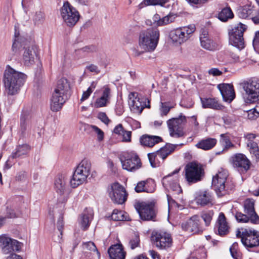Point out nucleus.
Instances as JSON below:
<instances>
[{
	"mask_svg": "<svg viewBox=\"0 0 259 259\" xmlns=\"http://www.w3.org/2000/svg\"><path fill=\"white\" fill-rule=\"evenodd\" d=\"M27 76L8 66L4 73V85L6 93L9 95L17 94L23 85Z\"/></svg>",
	"mask_w": 259,
	"mask_h": 259,
	"instance_id": "obj_1",
	"label": "nucleus"
},
{
	"mask_svg": "<svg viewBox=\"0 0 259 259\" xmlns=\"http://www.w3.org/2000/svg\"><path fill=\"white\" fill-rule=\"evenodd\" d=\"M159 38V31L157 29L149 28L142 31L139 35L138 47L142 51H136L139 56L144 52H151L156 49Z\"/></svg>",
	"mask_w": 259,
	"mask_h": 259,
	"instance_id": "obj_2",
	"label": "nucleus"
},
{
	"mask_svg": "<svg viewBox=\"0 0 259 259\" xmlns=\"http://www.w3.org/2000/svg\"><path fill=\"white\" fill-rule=\"evenodd\" d=\"M69 90L70 84L66 78L59 80L51 99V109L53 111L56 112L62 108L67 100Z\"/></svg>",
	"mask_w": 259,
	"mask_h": 259,
	"instance_id": "obj_3",
	"label": "nucleus"
},
{
	"mask_svg": "<svg viewBox=\"0 0 259 259\" xmlns=\"http://www.w3.org/2000/svg\"><path fill=\"white\" fill-rule=\"evenodd\" d=\"M91 164L87 160H82L76 167L70 180V185L72 188H76L87 180L91 173Z\"/></svg>",
	"mask_w": 259,
	"mask_h": 259,
	"instance_id": "obj_4",
	"label": "nucleus"
},
{
	"mask_svg": "<svg viewBox=\"0 0 259 259\" xmlns=\"http://www.w3.org/2000/svg\"><path fill=\"white\" fill-rule=\"evenodd\" d=\"M185 179L189 185L200 182L204 176L203 166L197 162L188 163L185 167Z\"/></svg>",
	"mask_w": 259,
	"mask_h": 259,
	"instance_id": "obj_5",
	"label": "nucleus"
},
{
	"mask_svg": "<svg viewBox=\"0 0 259 259\" xmlns=\"http://www.w3.org/2000/svg\"><path fill=\"white\" fill-rule=\"evenodd\" d=\"M245 93L243 99L245 103L251 104L259 101V80H249L241 83Z\"/></svg>",
	"mask_w": 259,
	"mask_h": 259,
	"instance_id": "obj_6",
	"label": "nucleus"
},
{
	"mask_svg": "<svg viewBox=\"0 0 259 259\" xmlns=\"http://www.w3.org/2000/svg\"><path fill=\"white\" fill-rule=\"evenodd\" d=\"M60 14L64 22L70 27L74 26L80 17L79 12L68 2L64 3L60 9Z\"/></svg>",
	"mask_w": 259,
	"mask_h": 259,
	"instance_id": "obj_7",
	"label": "nucleus"
},
{
	"mask_svg": "<svg viewBox=\"0 0 259 259\" xmlns=\"http://www.w3.org/2000/svg\"><path fill=\"white\" fill-rule=\"evenodd\" d=\"M236 236L241 238L242 244L247 248L259 246V232L254 230L244 229L242 232H236Z\"/></svg>",
	"mask_w": 259,
	"mask_h": 259,
	"instance_id": "obj_8",
	"label": "nucleus"
},
{
	"mask_svg": "<svg viewBox=\"0 0 259 259\" xmlns=\"http://www.w3.org/2000/svg\"><path fill=\"white\" fill-rule=\"evenodd\" d=\"M186 122V118L182 114L177 118H172L167 121L170 136L174 138H180L185 135L183 125Z\"/></svg>",
	"mask_w": 259,
	"mask_h": 259,
	"instance_id": "obj_9",
	"label": "nucleus"
},
{
	"mask_svg": "<svg viewBox=\"0 0 259 259\" xmlns=\"http://www.w3.org/2000/svg\"><path fill=\"white\" fill-rule=\"evenodd\" d=\"M246 29L245 25L241 23H238L229 32V43L239 50L243 49L244 47L243 35Z\"/></svg>",
	"mask_w": 259,
	"mask_h": 259,
	"instance_id": "obj_10",
	"label": "nucleus"
},
{
	"mask_svg": "<svg viewBox=\"0 0 259 259\" xmlns=\"http://www.w3.org/2000/svg\"><path fill=\"white\" fill-rule=\"evenodd\" d=\"M194 25H189L174 29L169 33V37L174 42L182 44L186 41L195 31Z\"/></svg>",
	"mask_w": 259,
	"mask_h": 259,
	"instance_id": "obj_11",
	"label": "nucleus"
},
{
	"mask_svg": "<svg viewBox=\"0 0 259 259\" xmlns=\"http://www.w3.org/2000/svg\"><path fill=\"white\" fill-rule=\"evenodd\" d=\"M122 168L128 171H135L141 167L142 163L138 155L134 152L125 153L120 157Z\"/></svg>",
	"mask_w": 259,
	"mask_h": 259,
	"instance_id": "obj_12",
	"label": "nucleus"
},
{
	"mask_svg": "<svg viewBox=\"0 0 259 259\" xmlns=\"http://www.w3.org/2000/svg\"><path fill=\"white\" fill-rule=\"evenodd\" d=\"M228 174L227 171L223 170L219 171L212 178V187L219 196H222L228 193L226 185Z\"/></svg>",
	"mask_w": 259,
	"mask_h": 259,
	"instance_id": "obj_13",
	"label": "nucleus"
},
{
	"mask_svg": "<svg viewBox=\"0 0 259 259\" xmlns=\"http://www.w3.org/2000/svg\"><path fill=\"white\" fill-rule=\"evenodd\" d=\"M67 179L65 175L59 174L57 176L54 183V188L56 193L60 196L59 199L62 202H65L69 195L67 186Z\"/></svg>",
	"mask_w": 259,
	"mask_h": 259,
	"instance_id": "obj_14",
	"label": "nucleus"
},
{
	"mask_svg": "<svg viewBox=\"0 0 259 259\" xmlns=\"http://www.w3.org/2000/svg\"><path fill=\"white\" fill-rule=\"evenodd\" d=\"M135 207L142 220L155 221L156 211L154 203L142 202L138 203Z\"/></svg>",
	"mask_w": 259,
	"mask_h": 259,
	"instance_id": "obj_15",
	"label": "nucleus"
},
{
	"mask_svg": "<svg viewBox=\"0 0 259 259\" xmlns=\"http://www.w3.org/2000/svg\"><path fill=\"white\" fill-rule=\"evenodd\" d=\"M152 242L158 248L166 249L172 245V238L165 232L153 231L151 236Z\"/></svg>",
	"mask_w": 259,
	"mask_h": 259,
	"instance_id": "obj_16",
	"label": "nucleus"
},
{
	"mask_svg": "<svg viewBox=\"0 0 259 259\" xmlns=\"http://www.w3.org/2000/svg\"><path fill=\"white\" fill-rule=\"evenodd\" d=\"M129 97L130 99H135L130 104L134 112L141 113L145 108L150 107V100L147 97L136 92L131 93Z\"/></svg>",
	"mask_w": 259,
	"mask_h": 259,
	"instance_id": "obj_17",
	"label": "nucleus"
},
{
	"mask_svg": "<svg viewBox=\"0 0 259 259\" xmlns=\"http://www.w3.org/2000/svg\"><path fill=\"white\" fill-rule=\"evenodd\" d=\"M21 247V243L16 240L6 236L0 237V248L3 253L7 254L14 251H18Z\"/></svg>",
	"mask_w": 259,
	"mask_h": 259,
	"instance_id": "obj_18",
	"label": "nucleus"
},
{
	"mask_svg": "<svg viewBox=\"0 0 259 259\" xmlns=\"http://www.w3.org/2000/svg\"><path fill=\"white\" fill-rule=\"evenodd\" d=\"M231 163L241 173L246 172L250 168L251 163L247 157L243 154L237 153L231 158Z\"/></svg>",
	"mask_w": 259,
	"mask_h": 259,
	"instance_id": "obj_19",
	"label": "nucleus"
},
{
	"mask_svg": "<svg viewBox=\"0 0 259 259\" xmlns=\"http://www.w3.org/2000/svg\"><path fill=\"white\" fill-rule=\"evenodd\" d=\"M127 195L125 189L119 183H115L111 186L109 196L114 203H123L126 200Z\"/></svg>",
	"mask_w": 259,
	"mask_h": 259,
	"instance_id": "obj_20",
	"label": "nucleus"
},
{
	"mask_svg": "<svg viewBox=\"0 0 259 259\" xmlns=\"http://www.w3.org/2000/svg\"><path fill=\"white\" fill-rule=\"evenodd\" d=\"M182 228L184 230L193 234L203 231V229L200 225V218L197 215L192 216L188 221L182 223Z\"/></svg>",
	"mask_w": 259,
	"mask_h": 259,
	"instance_id": "obj_21",
	"label": "nucleus"
},
{
	"mask_svg": "<svg viewBox=\"0 0 259 259\" xmlns=\"http://www.w3.org/2000/svg\"><path fill=\"white\" fill-rule=\"evenodd\" d=\"M218 88L225 101L230 103L235 98V93L232 85L227 83L219 84L218 85Z\"/></svg>",
	"mask_w": 259,
	"mask_h": 259,
	"instance_id": "obj_22",
	"label": "nucleus"
},
{
	"mask_svg": "<svg viewBox=\"0 0 259 259\" xmlns=\"http://www.w3.org/2000/svg\"><path fill=\"white\" fill-rule=\"evenodd\" d=\"M254 201L250 198L246 199L244 202V212L250 217V222L253 224L259 223V217L254 210Z\"/></svg>",
	"mask_w": 259,
	"mask_h": 259,
	"instance_id": "obj_23",
	"label": "nucleus"
},
{
	"mask_svg": "<svg viewBox=\"0 0 259 259\" xmlns=\"http://www.w3.org/2000/svg\"><path fill=\"white\" fill-rule=\"evenodd\" d=\"M111 96L110 89L108 86L104 87L102 96L96 99L94 103V107L101 108L107 106L110 103Z\"/></svg>",
	"mask_w": 259,
	"mask_h": 259,
	"instance_id": "obj_24",
	"label": "nucleus"
},
{
	"mask_svg": "<svg viewBox=\"0 0 259 259\" xmlns=\"http://www.w3.org/2000/svg\"><path fill=\"white\" fill-rule=\"evenodd\" d=\"M200 41L201 46L208 51H214L217 49V46L216 44L211 39L209 35L208 32L203 30L200 36Z\"/></svg>",
	"mask_w": 259,
	"mask_h": 259,
	"instance_id": "obj_25",
	"label": "nucleus"
},
{
	"mask_svg": "<svg viewBox=\"0 0 259 259\" xmlns=\"http://www.w3.org/2000/svg\"><path fill=\"white\" fill-rule=\"evenodd\" d=\"M30 150V146L27 144L18 145L9 157L8 161L27 155Z\"/></svg>",
	"mask_w": 259,
	"mask_h": 259,
	"instance_id": "obj_26",
	"label": "nucleus"
},
{
	"mask_svg": "<svg viewBox=\"0 0 259 259\" xmlns=\"http://www.w3.org/2000/svg\"><path fill=\"white\" fill-rule=\"evenodd\" d=\"M161 137L157 136H151L147 134L142 135L140 138L141 144L145 147H153L155 144L162 142Z\"/></svg>",
	"mask_w": 259,
	"mask_h": 259,
	"instance_id": "obj_27",
	"label": "nucleus"
},
{
	"mask_svg": "<svg viewBox=\"0 0 259 259\" xmlns=\"http://www.w3.org/2000/svg\"><path fill=\"white\" fill-rule=\"evenodd\" d=\"M36 56L34 46H31L25 48L22 58L24 65L28 66L32 65L34 63Z\"/></svg>",
	"mask_w": 259,
	"mask_h": 259,
	"instance_id": "obj_28",
	"label": "nucleus"
},
{
	"mask_svg": "<svg viewBox=\"0 0 259 259\" xmlns=\"http://www.w3.org/2000/svg\"><path fill=\"white\" fill-rule=\"evenodd\" d=\"M217 223L218 234L220 235L223 236L229 233L230 227L227 222L226 218L224 213H220Z\"/></svg>",
	"mask_w": 259,
	"mask_h": 259,
	"instance_id": "obj_29",
	"label": "nucleus"
},
{
	"mask_svg": "<svg viewBox=\"0 0 259 259\" xmlns=\"http://www.w3.org/2000/svg\"><path fill=\"white\" fill-rule=\"evenodd\" d=\"M202 107L203 108H210L213 110H220L224 108V106L220 104L215 98H201Z\"/></svg>",
	"mask_w": 259,
	"mask_h": 259,
	"instance_id": "obj_30",
	"label": "nucleus"
},
{
	"mask_svg": "<svg viewBox=\"0 0 259 259\" xmlns=\"http://www.w3.org/2000/svg\"><path fill=\"white\" fill-rule=\"evenodd\" d=\"M180 170V168L175 169L172 172L165 176L162 180V184L166 187H169L170 189L177 192L181 191V188L177 181L171 182V177L176 174H178Z\"/></svg>",
	"mask_w": 259,
	"mask_h": 259,
	"instance_id": "obj_31",
	"label": "nucleus"
},
{
	"mask_svg": "<svg viewBox=\"0 0 259 259\" xmlns=\"http://www.w3.org/2000/svg\"><path fill=\"white\" fill-rule=\"evenodd\" d=\"M108 253L111 259H124L125 256L122 246L119 244L111 246L108 249Z\"/></svg>",
	"mask_w": 259,
	"mask_h": 259,
	"instance_id": "obj_32",
	"label": "nucleus"
},
{
	"mask_svg": "<svg viewBox=\"0 0 259 259\" xmlns=\"http://www.w3.org/2000/svg\"><path fill=\"white\" fill-rule=\"evenodd\" d=\"M196 201L197 204L202 206L212 204L211 196L206 191L199 193L196 197Z\"/></svg>",
	"mask_w": 259,
	"mask_h": 259,
	"instance_id": "obj_33",
	"label": "nucleus"
},
{
	"mask_svg": "<svg viewBox=\"0 0 259 259\" xmlns=\"http://www.w3.org/2000/svg\"><path fill=\"white\" fill-rule=\"evenodd\" d=\"M216 143L217 140L215 139L208 138L199 141L196 144V147L204 150H208L212 149Z\"/></svg>",
	"mask_w": 259,
	"mask_h": 259,
	"instance_id": "obj_34",
	"label": "nucleus"
},
{
	"mask_svg": "<svg viewBox=\"0 0 259 259\" xmlns=\"http://www.w3.org/2000/svg\"><path fill=\"white\" fill-rule=\"evenodd\" d=\"M176 17L174 15L169 14L162 18H159V15L156 14L154 16V21L157 26H163L168 24L175 21Z\"/></svg>",
	"mask_w": 259,
	"mask_h": 259,
	"instance_id": "obj_35",
	"label": "nucleus"
},
{
	"mask_svg": "<svg viewBox=\"0 0 259 259\" xmlns=\"http://www.w3.org/2000/svg\"><path fill=\"white\" fill-rule=\"evenodd\" d=\"M177 145L172 144H167L164 147L161 148L157 151L158 156L163 160L165 159L167 156L174 151Z\"/></svg>",
	"mask_w": 259,
	"mask_h": 259,
	"instance_id": "obj_36",
	"label": "nucleus"
},
{
	"mask_svg": "<svg viewBox=\"0 0 259 259\" xmlns=\"http://www.w3.org/2000/svg\"><path fill=\"white\" fill-rule=\"evenodd\" d=\"M233 13L230 7H225L222 9L218 14V18L223 22H226L228 19L233 17Z\"/></svg>",
	"mask_w": 259,
	"mask_h": 259,
	"instance_id": "obj_37",
	"label": "nucleus"
},
{
	"mask_svg": "<svg viewBox=\"0 0 259 259\" xmlns=\"http://www.w3.org/2000/svg\"><path fill=\"white\" fill-rule=\"evenodd\" d=\"M93 218V215L92 212L88 213H83L81 217L80 224L83 230L87 229Z\"/></svg>",
	"mask_w": 259,
	"mask_h": 259,
	"instance_id": "obj_38",
	"label": "nucleus"
},
{
	"mask_svg": "<svg viewBox=\"0 0 259 259\" xmlns=\"http://www.w3.org/2000/svg\"><path fill=\"white\" fill-rule=\"evenodd\" d=\"M254 11L253 7L251 5H245L239 10V16L242 18H247L252 14Z\"/></svg>",
	"mask_w": 259,
	"mask_h": 259,
	"instance_id": "obj_39",
	"label": "nucleus"
},
{
	"mask_svg": "<svg viewBox=\"0 0 259 259\" xmlns=\"http://www.w3.org/2000/svg\"><path fill=\"white\" fill-rule=\"evenodd\" d=\"M149 180L142 181L139 182L135 188V190L137 193L146 192L147 193L152 192V190H149L147 188V184L149 183Z\"/></svg>",
	"mask_w": 259,
	"mask_h": 259,
	"instance_id": "obj_40",
	"label": "nucleus"
},
{
	"mask_svg": "<svg viewBox=\"0 0 259 259\" xmlns=\"http://www.w3.org/2000/svg\"><path fill=\"white\" fill-rule=\"evenodd\" d=\"M214 212L212 210H204L201 213V217L205 223L206 226L210 225Z\"/></svg>",
	"mask_w": 259,
	"mask_h": 259,
	"instance_id": "obj_41",
	"label": "nucleus"
},
{
	"mask_svg": "<svg viewBox=\"0 0 259 259\" xmlns=\"http://www.w3.org/2000/svg\"><path fill=\"white\" fill-rule=\"evenodd\" d=\"M220 142L224 146L223 151H227L229 149L234 147V145L232 143L229 137L226 134L221 135Z\"/></svg>",
	"mask_w": 259,
	"mask_h": 259,
	"instance_id": "obj_42",
	"label": "nucleus"
},
{
	"mask_svg": "<svg viewBox=\"0 0 259 259\" xmlns=\"http://www.w3.org/2000/svg\"><path fill=\"white\" fill-rule=\"evenodd\" d=\"M57 228L59 232V234H58L57 238H55V239L56 241L60 242L62 239L64 228L63 218L62 215H60L58 220ZM55 235L56 234H54V237H55Z\"/></svg>",
	"mask_w": 259,
	"mask_h": 259,
	"instance_id": "obj_43",
	"label": "nucleus"
},
{
	"mask_svg": "<svg viewBox=\"0 0 259 259\" xmlns=\"http://www.w3.org/2000/svg\"><path fill=\"white\" fill-rule=\"evenodd\" d=\"M111 219L115 221H121L126 220V216L124 212L114 209L111 214Z\"/></svg>",
	"mask_w": 259,
	"mask_h": 259,
	"instance_id": "obj_44",
	"label": "nucleus"
},
{
	"mask_svg": "<svg viewBox=\"0 0 259 259\" xmlns=\"http://www.w3.org/2000/svg\"><path fill=\"white\" fill-rule=\"evenodd\" d=\"M45 19V14L41 11H36L32 17V19L35 25H39L42 24L44 21Z\"/></svg>",
	"mask_w": 259,
	"mask_h": 259,
	"instance_id": "obj_45",
	"label": "nucleus"
},
{
	"mask_svg": "<svg viewBox=\"0 0 259 259\" xmlns=\"http://www.w3.org/2000/svg\"><path fill=\"white\" fill-rule=\"evenodd\" d=\"M247 145L250 148V152L253 154L256 159H259V148L257 144L255 143H247Z\"/></svg>",
	"mask_w": 259,
	"mask_h": 259,
	"instance_id": "obj_46",
	"label": "nucleus"
},
{
	"mask_svg": "<svg viewBox=\"0 0 259 259\" xmlns=\"http://www.w3.org/2000/svg\"><path fill=\"white\" fill-rule=\"evenodd\" d=\"M96 84L97 83L96 82H93L88 90L83 93L82 97L80 99L81 102H83L88 99V98L93 92V90L96 88Z\"/></svg>",
	"mask_w": 259,
	"mask_h": 259,
	"instance_id": "obj_47",
	"label": "nucleus"
},
{
	"mask_svg": "<svg viewBox=\"0 0 259 259\" xmlns=\"http://www.w3.org/2000/svg\"><path fill=\"white\" fill-rule=\"evenodd\" d=\"M259 115V103L256 107L247 111V118L249 119L253 120L256 119Z\"/></svg>",
	"mask_w": 259,
	"mask_h": 259,
	"instance_id": "obj_48",
	"label": "nucleus"
},
{
	"mask_svg": "<svg viewBox=\"0 0 259 259\" xmlns=\"http://www.w3.org/2000/svg\"><path fill=\"white\" fill-rule=\"evenodd\" d=\"M23 43V38L19 37V34L15 32V39L12 45V49L15 51L17 48L22 46Z\"/></svg>",
	"mask_w": 259,
	"mask_h": 259,
	"instance_id": "obj_49",
	"label": "nucleus"
},
{
	"mask_svg": "<svg viewBox=\"0 0 259 259\" xmlns=\"http://www.w3.org/2000/svg\"><path fill=\"white\" fill-rule=\"evenodd\" d=\"M29 117L27 113H23L20 117V127L22 132L26 130L27 124L28 122Z\"/></svg>",
	"mask_w": 259,
	"mask_h": 259,
	"instance_id": "obj_50",
	"label": "nucleus"
},
{
	"mask_svg": "<svg viewBox=\"0 0 259 259\" xmlns=\"http://www.w3.org/2000/svg\"><path fill=\"white\" fill-rule=\"evenodd\" d=\"M235 218L239 223H247L250 221V217L246 214L241 212H237L235 214Z\"/></svg>",
	"mask_w": 259,
	"mask_h": 259,
	"instance_id": "obj_51",
	"label": "nucleus"
},
{
	"mask_svg": "<svg viewBox=\"0 0 259 259\" xmlns=\"http://www.w3.org/2000/svg\"><path fill=\"white\" fill-rule=\"evenodd\" d=\"M89 127L91 131L95 132L97 134L98 140L99 141H101L103 140L104 133L101 129L94 125H89Z\"/></svg>",
	"mask_w": 259,
	"mask_h": 259,
	"instance_id": "obj_52",
	"label": "nucleus"
},
{
	"mask_svg": "<svg viewBox=\"0 0 259 259\" xmlns=\"http://www.w3.org/2000/svg\"><path fill=\"white\" fill-rule=\"evenodd\" d=\"M157 156H158V154H157V151L148 154L149 162L153 167H155L158 166V163L156 159Z\"/></svg>",
	"mask_w": 259,
	"mask_h": 259,
	"instance_id": "obj_53",
	"label": "nucleus"
},
{
	"mask_svg": "<svg viewBox=\"0 0 259 259\" xmlns=\"http://www.w3.org/2000/svg\"><path fill=\"white\" fill-rule=\"evenodd\" d=\"M82 245L84 249L93 251H97L98 254L100 255V253L98 251L97 247L94 242L92 241H89L83 243Z\"/></svg>",
	"mask_w": 259,
	"mask_h": 259,
	"instance_id": "obj_54",
	"label": "nucleus"
},
{
	"mask_svg": "<svg viewBox=\"0 0 259 259\" xmlns=\"http://www.w3.org/2000/svg\"><path fill=\"white\" fill-rule=\"evenodd\" d=\"M230 251L232 256L234 259H238L239 252H238V243L234 242L230 247Z\"/></svg>",
	"mask_w": 259,
	"mask_h": 259,
	"instance_id": "obj_55",
	"label": "nucleus"
},
{
	"mask_svg": "<svg viewBox=\"0 0 259 259\" xmlns=\"http://www.w3.org/2000/svg\"><path fill=\"white\" fill-rule=\"evenodd\" d=\"M140 243L139 236L136 234H135L134 236L130 241V245L132 249H135L137 247Z\"/></svg>",
	"mask_w": 259,
	"mask_h": 259,
	"instance_id": "obj_56",
	"label": "nucleus"
},
{
	"mask_svg": "<svg viewBox=\"0 0 259 259\" xmlns=\"http://www.w3.org/2000/svg\"><path fill=\"white\" fill-rule=\"evenodd\" d=\"M171 108L172 107L167 106L166 103L161 102V106L160 108L161 116H166L168 113Z\"/></svg>",
	"mask_w": 259,
	"mask_h": 259,
	"instance_id": "obj_57",
	"label": "nucleus"
},
{
	"mask_svg": "<svg viewBox=\"0 0 259 259\" xmlns=\"http://www.w3.org/2000/svg\"><path fill=\"white\" fill-rule=\"evenodd\" d=\"M168 0H145V3L148 5H160L162 6Z\"/></svg>",
	"mask_w": 259,
	"mask_h": 259,
	"instance_id": "obj_58",
	"label": "nucleus"
},
{
	"mask_svg": "<svg viewBox=\"0 0 259 259\" xmlns=\"http://www.w3.org/2000/svg\"><path fill=\"white\" fill-rule=\"evenodd\" d=\"M98 118L106 125H108L110 122V120L108 118L105 112L99 113Z\"/></svg>",
	"mask_w": 259,
	"mask_h": 259,
	"instance_id": "obj_59",
	"label": "nucleus"
},
{
	"mask_svg": "<svg viewBox=\"0 0 259 259\" xmlns=\"http://www.w3.org/2000/svg\"><path fill=\"white\" fill-rule=\"evenodd\" d=\"M122 141L126 142H129L131 141L132 132L130 131H125L122 134Z\"/></svg>",
	"mask_w": 259,
	"mask_h": 259,
	"instance_id": "obj_60",
	"label": "nucleus"
},
{
	"mask_svg": "<svg viewBox=\"0 0 259 259\" xmlns=\"http://www.w3.org/2000/svg\"><path fill=\"white\" fill-rule=\"evenodd\" d=\"M85 69L91 72H94L96 74H98L100 72V70L99 69L98 66L95 64H92L87 66Z\"/></svg>",
	"mask_w": 259,
	"mask_h": 259,
	"instance_id": "obj_61",
	"label": "nucleus"
},
{
	"mask_svg": "<svg viewBox=\"0 0 259 259\" xmlns=\"http://www.w3.org/2000/svg\"><path fill=\"white\" fill-rule=\"evenodd\" d=\"M82 51L87 53H93L96 52L97 48L95 46L91 45L85 46L81 49Z\"/></svg>",
	"mask_w": 259,
	"mask_h": 259,
	"instance_id": "obj_62",
	"label": "nucleus"
},
{
	"mask_svg": "<svg viewBox=\"0 0 259 259\" xmlns=\"http://www.w3.org/2000/svg\"><path fill=\"white\" fill-rule=\"evenodd\" d=\"M208 73L215 76L221 75L222 74V72L219 69L213 68L209 70Z\"/></svg>",
	"mask_w": 259,
	"mask_h": 259,
	"instance_id": "obj_63",
	"label": "nucleus"
},
{
	"mask_svg": "<svg viewBox=\"0 0 259 259\" xmlns=\"http://www.w3.org/2000/svg\"><path fill=\"white\" fill-rule=\"evenodd\" d=\"M149 253L152 259H161L160 255L155 250H150Z\"/></svg>",
	"mask_w": 259,
	"mask_h": 259,
	"instance_id": "obj_64",
	"label": "nucleus"
}]
</instances>
